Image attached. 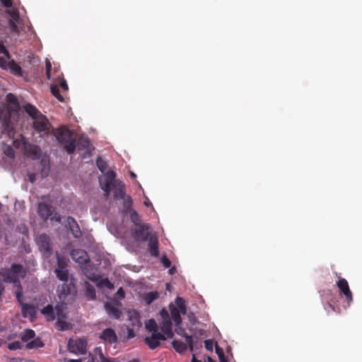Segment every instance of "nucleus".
Here are the masks:
<instances>
[{"mask_svg":"<svg viewBox=\"0 0 362 362\" xmlns=\"http://www.w3.org/2000/svg\"><path fill=\"white\" fill-rule=\"evenodd\" d=\"M115 176L116 173L114 171H107L103 177L100 178V186L106 197H108L110 192L114 191L115 199L124 198L126 195L125 185L123 182L116 180Z\"/></svg>","mask_w":362,"mask_h":362,"instance_id":"nucleus-1","label":"nucleus"},{"mask_svg":"<svg viewBox=\"0 0 362 362\" xmlns=\"http://www.w3.org/2000/svg\"><path fill=\"white\" fill-rule=\"evenodd\" d=\"M57 267L54 270L57 278L63 281L62 288L59 289L60 295L68 296L71 293V289L74 287V279H70V284H67L69 279V271L68 269V260L66 257L58 252L56 253Z\"/></svg>","mask_w":362,"mask_h":362,"instance_id":"nucleus-2","label":"nucleus"},{"mask_svg":"<svg viewBox=\"0 0 362 362\" xmlns=\"http://www.w3.org/2000/svg\"><path fill=\"white\" fill-rule=\"evenodd\" d=\"M55 136L67 153H74L76 148V139L71 130L64 126L60 127L56 130Z\"/></svg>","mask_w":362,"mask_h":362,"instance_id":"nucleus-3","label":"nucleus"},{"mask_svg":"<svg viewBox=\"0 0 362 362\" xmlns=\"http://www.w3.org/2000/svg\"><path fill=\"white\" fill-rule=\"evenodd\" d=\"M26 275V270L22 264L13 263L10 268L3 269L0 272V276L5 283H18L21 279Z\"/></svg>","mask_w":362,"mask_h":362,"instance_id":"nucleus-4","label":"nucleus"},{"mask_svg":"<svg viewBox=\"0 0 362 362\" xmlns=\"http://www.w3.org/2000/svg\"><path fill=\"white\" fill-rule=\"evenodd\" d=\"M32 127L37 133L43 136L49 134L51 124L47 117L42 115L33 121Z\"/></svg>","mask_w":362,"mask_h":362,"instance_id":"nucleus-5","label":"nucleus"},{"mask_svg":"<svg viewBox=\"0 0 362 362\" xmlns=\"http://www.w3.org/2000/svg\"><path fill=\"white\" fill-rule=\"evenodd\" d=\"M36 243L40 251L45 255L50 256L52 253V244L49 235L40 234L36 238Z\"/></svg>","mask_w":362,"mask_h":362,"instance_id":"nucleus-6","label":"nucleus"},{"mask_svg":"<svg viewBox=\"0 0 362 362\" xmlns=\"http://www.w3.org/2000/svg\"><path fill=\"white\" fill-rule=\"evenodd\" d=\"M182 337L185 339L186 343L182 342L180 340H174L172 342L173 347L175 350L180 353L182 354L186 351L187 346L191 351L194 350V340L193 337L190 335H188L187 333L182 334Z\"/></svg>","mask_w":362,"mask_h":362,"instance_id":"nucleus-7","label":"nucleus"},{"mask_svg":"<svg viewBox=\"0 0 362 362\" xmlns=\"http://www.w3.org/2000/svg\"><path fill=\"white\" fill-rule=\"evenodd\" d=\"M87 341L81 338L70 339L68 343V349L70 352L75 354H85L87 351Z\"/></svg>","mask_w":362,"mask_h":362,"instance_id":"nucleus-8","label":"nucleus"},{"mask_svg":"<svg viewBox=\"0 0 362 362\" xmlns=\"http://www.w3.org/2000/svg\"><path fill=\"white\" fill-rule=\"evenodd\" d=\"M136 228L134 230V236L137 241L145 242L150 238L149 229L151 228L149 224L141 223L136 226Z\"/></svg>","mask_w":362,"mask_h":362,"instance_id":"nucleus-9","label":"nucleus"},{"mask_svg":"<svg viewBox=\"0 0 362 362\" xmlns=\"http://www.w3.org/2000/svg\"><path fill=\"white\" fill-rule=\"evenodd\" d=\"M337 286L339 289L340 294L344 296L347 303L349 305L353 301L352 292L349 288L348 281L344 278H339Z\"/></svg>","mask_w":362,"mask_h":362,"instance_id":"nucleus-10","label":"nucleus"},{"mask_svg":"<svg viewBox=\"0 0 362 362\" xmlns=\"http://www.w3.org/2000/svg\"><path fill=\"white\" fill-rule=\"evenodd\" d=\"M168 338L162 333H151L148 337L144 339L145 344L150 349H155L160 346L161 341H165Z\"/></svg>","mask_w":362,"mask_h":362,"instance_id":"nucleus-11","label":"nucleus"},{"mask_svg":"<svg viewBox=\"0 0 362 362\" xmlns=\"http://www.w3.org/2000/svg\"><path fill=\"white\" fill-rule=\"evenodd\" d=\"M89 358L88 362H117L115 358L105 357L100 347H95L89 354Z\"/></svg>","mask_w":362,"mask_h":362,"instance_id":"nucleus-12","label":"nucleus"},{"mask_svg":"<svg viewBox=\"0 0 362 362\" xmlns=\"http://www.w3.org/2000/svg\"><path fill=\"white\" fill-rule=\"evenodd\" d=\"M99 339L105 343L113 344L118 342V337L112 328L105 329L99 335Z\"/></svg>","mask_w":362,"mask_h":362,"instance_id":"nucleus-13","label":"nucleus"},{"mask_svg":"<svg viewBox=\"0 0 362 362\" xmlns=\"http://www.w3.org/2000/svg\"><path fill=\"white\" fill-rule=\"evenodd\" d=\"M71 256L73 260L78 264L86 263L88 260L87 252L81 249L72 250L71 252Z\"/></svg>","mask_w":362,"mask_h":362,"instance_id":"nucleus-14","label":"nucleus"},{"mask_svg":"<svg viewBox=\"0 0 362 362\" xmlns=\"http://www.w3.org/2000/svg\"><path fill=\"white\" fill-rule=\"evenodd\" d=\"M148 243V250L151 256L158 257L159 255V250H158V240L156 235H152L147 240Z\"/></svg>","mask_w":362,"mask_h":362,"instance_id":"nucleus-15","label":"nucleus"},{"mask_svg":"<svg viewBox=\"0 0 362 362\" xmlns=\"http://www.w3.org/2000/svg\"><path fill=\"white\" fill-rule=\"evenodd\" d=\"M160 329L162 334H165L167 338L170 339L173 337L174 334L173 332V326L170 317L162 320V322L160 323Z\"/></svg>","mask_w":362,"mask_h":362,"instance_id":"nucleus-16","label":"nucleus"},{"mask_svg":"<svg viewBox=\"0 0 362 362\" xmlns=\"http://www.w3.org/2000/svg\"><path fill=\"white\" fill-rule=\"evenodd\" d=\"M37 212L39 216L45 221L47 220L52 215V207L45 203L38 204Z\"/></svg>","mask_w":362,"mask_h":362,"instance_id":"nucleus-17","label":"nucleus"},{"mask_svg":"<svg viewBox=\"0 0 362 362\" xmlns=\"http://www.w3.org/2000/svg\"><path fill=\"white\" fill-rule=\"evenodd\" d=\"M67 224L71 233H72L74 238H78L81 236V230L74 218L69 216L67 218Z\"/></svg>","mask_w":362,"mask_h":362,"instance_id":"nucleus-18","label":"nucleus"},{"mask_svg":"<svg viewBox=\"0 0 362 362\" xmlns=\"http://www.w3.org/2000/svg\"><path fill=\"white\" fill-rule=\"evenodd\" d=\"M21 308L22 315L24 317H35L36 315V310L34 305L23 303H19Z\"/></svg>","mask_w":362,"mask_h":362,"instance_id":"nucleus-19","label":"nucleus"},{"mask_svg":"<svg viewBox=\"0 0 362 362\" xmlns=\"http://www.w3.org/2000/svg\"><path fill=\"white\" fill-rule=\"evenodd\" d=\"M24 110L26 112V113L34 120L36 118L40 117V116H42L43 115L38 110V109L30 104L28 103L24 105Z\"/></svg>","mask_w":362,"mask_h":362,"instance_id":"nucleus-20","label":"nucleus"},{"mask_svg":"<svg viewBox=\"0 0 362 362\" xmlns=\"http://www.w3.org/2000/svg\"><path fill=\"white\" fill-rule=\"evenodd\" d=\"M105 308L108 315L113 317L115 319H119L121 316V311L119 308L110 303L105 304Z\"/></svg>","mask_w":362,"mask_h":362,"instance_id":"nucleus-21","label":"nucleus"},{"mask_svg":"<svg viewBox=\"0 0 362 362\" xmlns=\"http://www.w3.org/2000/svg\"><path fill=\"white\" fill-rule=\"evenodd\" d=\"M169 308L170 311L171 319L175 322L176 325H178L182 321L180 316V314H182L181 312H180L178 308L172 303L169 305Z\"/></svg>","mask_w":362,"mask_h":362,"instance_id":"nucleus-22","label":"nucleus"},{"mask_svg":"<svg viewBox=\"0 0 362 362\" xmlns=\"http://www.w3.org/2000/svg\"><path fill=\"white\" fill-rule=\"evenodd\" d=\"M14 294L18 303H21L23 300V289L18 281V283H13Z\"/></svg>","mask_w":362,"mask_h":362,"instance_id":"nucleus-23","label":"nucleus"},{"mask_svg":"<svg viewBox=\"0 0 362 362\" xmlns=\"http://www.w3.org/2000/svg\"><path fill=\"white\" fill-rule=\"evenodd\" d=\"M41 313L47 317L48 320H54L55 319V313L52 305H47L41 310Z\"/></svg>","mask_w":362,"mask_h":362,"instance_id":"nucleus-24","label":"nucleus"},{"mask_svg":"<svg viewBox=\"0 0 362 362\" xmlns=\"http://www.w3.org/2000/svg\"><path fill=\"white\" fill-rule=\"evenodd\" d=\"M85 296L88 300H95L96 298L95 289L94 286L88 282H86Z\"/></svg>","mask_w":362,"mask_h":362,"instance_id":"nucleus-25","label":"nucleus"},{"mask_svg":"<svg viewBox=\"0 0 362 362\" xmlns=\"http://www.w3.org/2000/svg\"><path fill=\"white\" fill-rule=\"evenodd\" d=\"M8 69L10 70V72L16 76H21L22 75V69L21 67L15 62L14 60H10L9 65L8 66Z\"/></svg>","mask_w":362,"mask_h":362,"instance_id":"nucleus-26","label":"nucleus"},{"mask_svg":"<svg viewBox=\"0 0 362 362\" xmlns=\"http://www.w3.org/2000/svg\"><path fill=\"white\" fill-rule=\"evenodd\" d=\"M55 325L59 331L69 330L72 328V325L63 319H57Z\"/></svg>","mask_w":362,"mask_h":362,"instance_id":"nucleus-27","label":"nucleus"},{"mask_svg":"<svg viewBox=\"0 0 362 362\" xmlns=\"http://www.w3.org/2000/svg\"><path fill=\"white\" fill-rule=\"evenodd\" d=\"M21 339L24 342H29L30 339L35 337V332L31 329H25L20 335Z\"/></svg>","mask_w":362,"mask_h":362,"instance_id":"nucleus-28","label":"nucleus"},{"mask_svg":"<svg viewBox=\"0 0 362 362\" xmlns=\"http://www.w3.org/2000/svg\"><path fill=\"white\" fill-rule=\"evenodd\" d=\"M145 326L146 329L151 333H160L158 332V326L153 319L147 320L145 323Z\"/></svg>","mask_w":362,"mask_h":362,"instance_id":"nucleus-29","label":"nucleus"},{"mask_svg":"<svg viewBox=\"0 0 362 362\" xmlns=\"http://www.w3.org/2000/svg\"><path fill=\"white\" fill-rule=\"evenodd\" d=\"M44 343L42 341L40 337L34 338L32 341H29L26 344V348L28 349L43 347Z\"/></svg>","mask_w":362,"mask_h":362,"instance_id":"nucleus-30","label":"nucleus"},{"mask_svg":"<svg viewBox=\"0 0 362 362\" xmlns=\"http://www.w3.org/2000/svg\"><path fill=\"white\" fill-rule=\"evenodd\" d=\"M175 307L178 308L179 311L181 312L182 315L186 314L187 308L185 305V301L182 298L177 296L175 298Z\"/></svg>","mask_w":362,"mask_h":362,"instance_id":"nucleus-31","label":"nucleus"},{"mask_svg":"<svg viewBox=\"0 0 362 362\" xmlns=\"http://www.w3.org/2000/svg\"><path fill=\"white\" fill-rule=\"evenodd\" d=\"M158 298L157 291H151L144 296V300L147 305H150L153 300Z\"/></svg>","mask_w":362,"mask_h":362,"instance_id":"nucleus-32","label":"nucleus"},{"mask_svg":"<svg viewBox=\"0 0 362 362\" xmlns=\"http://www.w3.org/2000/svg\"><path fill=\"white\" fill-rule=\"evenodd\" d=\"M52 94L60 102H64V97L60 94L58 85L51 86Z\"/></svg>","mask_w":362,"mask_h":362,"instance_id":"nucleus-33","label":"nucleus"},{"mask_svg":"<svg viewBox=\"0 0 362 362\" xmlns=\"http://www.w3.org/2000/svg\"><path fill=\"white\" fill-rule=\"evenodd\" d=\"M6 101L8 103L13 105L15 108L18 109L19 107V103H18V98L13 94H12V93L7 94Z\"/></svg>","mask_w":362,"mask_h":362,"instance_id":"nucleus-34","label":"nucleus"},{"mask_svg":"<svg viewBox=\"0 0 362 362\" xmlns=\"http://www.w3.org/2000/svg\"><path fill=\"white\" fill-rule=\"evenodd\" d=\"M97 286L99 288H104L106 287L109 289H113L114 285L112 284L107 278L103 279L100 280Z\"/></svg>","mask_w":362,"mask_h":362,"instance_id":"nucleus-35","label":"nucleus"},{"mask_svg":"<svg viewBox=\"0 0 362 362\" xmlns=\"http://www.w3.org/2000/svg\"><path fill=\"white\" fill-rule=\"evenodd\" d=\"M129 212L131 220L134 223V224L135 226L141 224L140 218H139L138 213L134 209L130 210V211H129Z\"/></svg>","mask_w":362,"mask_h":362,"instance_id":"nucleus-36","label":"nucleus"},{"mask_svg":"<svg viewBox=\"0 0 362 362\" xmlns=\"http://www.w3.org/2000/svg\"><path fill=\"white\" fill-rule=\"evenodd\" d=\"M3 151H4V154L10 158H13L15 157V151L13 150V148L8 146V145H5L4 147H3Z\"/></svg>","mask_w":362,"mask_h":362,"instance_id":"nucleus-37","label":"nucleus"},{"mask_svg":"<svg viewBox=\"0 0 362 362\" xmlns=\"http://www.w3.org/2000/svg\"><path fill=\"white\" fill-rule=\"evenodd\" d=\"M121 199H123L124 201V207L129 211L130 210H133L132 209V199L130 196L125 195L124 198H122Z\"/></svg>","mask_w":362,"mask_h":362,"instance_id":"nucleus-38","label":"nucleus"},{"mask_svg":"<svg viewBox=\"0 0 362 362\" xmlns=\"http://www.w3.org/2000/svg\"><path fill=\"white\" fill-rule=\"evenodd\" d=\"M96 164H97V166L98 168H99V170L101 171V172H104L107 168V164L106 163L105 160H104L103 159H102L101 158H98L97 160H96Z\"/></svg>","mask_w":362,"mask_h":362,"instance_id":"nucleus-39","label":"nucleus"},{"mask_svg":"<svg viewBox=\"0 0 362 362\" xmlns=\"http://www.w3.org/2000/svg\"><path fill=\"white\" fill-rule=\"evenodd\" d=\"M55 310L57 319H64L66 317V314L64 313V309L61 305H56Z\"/></svg>","mask_w":362,"mask_h":362,"instance_id":"nucleus-40","label":"nucleus"},{"mask_svg":"<svg viewBox=\"0 0 362 362\" xmlns=\"http://www.w3.org/2000/svg\"><path fill=\"white\" fill-rule=\"evenodd\" d=\"M8 57H0V67L3 69H5V70H7L8 69V66L9 65V62L8 60Z\"/></svg>","mask_w":362,"mask_h":362,"instance_id":"nucleus-41","label":"nucleus"},{"mask_svg":"<svg viewBox=\"0 0 362 362\" xmlns=\"http://www.w3.org/2000/svg\"><path fill=\"white\" fill-rule=\"evenodd\" d=\"M8 348L10 350L21 349H22V344H21V343L20 341H15L13 342H11V343L8 344Z\"/></svg>","mask_w":362,"mask_h":362,"instance_id":"nucleus-42","label":"nucleus"},{"mask_svg":"<svg viewBox=\"0 0 362 362\" xmlns=\"http://www.w3.org/2000/svg\"><path fill=\"white\" fill-rule=\"evenodd\" d=\"M130 317H133L134 320V322L132 323L133 326H137V327H140L141 326V322H140V320H139L140 317H139V315L138 313L134 312V313L132 315H131Z\"/></svg>","mask_w":362,"mask_h":362,"instance_id":"nucleus-43","label":"nucleus"},{"mask_svg":"<svg viewBox=\"0 0 362 362\" xmlns=\"http://www.w3.org/2000/svg\"><path fill=\"white\" fill-rule=\"evenodd\" d=\"M161 263L163 264L165 268H169L171 266L170 260L166 257V255H163L161 257Z\"/></svg>","mask_w":362,"mask_h":362,"instance_id":"nucleus-44","label":"nucleus"},{"mask_svg":"<svg viewBox=\"0 0 362 362\" xmlns=\"http://www.w3.org/2000/svg\"><path fill=\"white\" fill-rule=\"evenodd\" d=\"M81 143H82L81 146H80V144H78V148L79 151L86 148L89 146V144H90L88 138L82 139Z\"/></svg>","mask_w":362,"mask_h":362,"instance_id":"nucleus-45","label":"nucleus"},{"mask_svg":"<svg viewBox=\"0 0 362 362\" xmlns=\"http://www.w3.org/2000/svg\"><path fill=\"white\" fill-rule=\"evenodd\" d=\"M30 153L34 156V157H37L40 153V148L37 146H32L30 149Z\"/></svg>","mask_w":362,"mask_h":362,"instance_id":"nucleus-46","label":"nucleus"},{"mask_svg":"<svg viewBox=\"0 0 362 362\" xmlns=\"http://www.w3.org/2000/svg\"><path fill=\"white\" fill-rule=\"evenodd\" d=\"M9 25L11 28V30L12 32L16 33V34H18L19 33L18 28L13 21L11 20L9 21Z\"/></svg>","mask_w":362,"mask_h":362,"instance_id":"nucleus-47","label":"nucleus"},{"mask_svg":"<svg viewBox=\"0 0 362 362\" xmlns=\"http://www.w3.org/2000/svg\"><path fill=\"white\" fill-rule=\"evenodd\" d=\"M0 54H4L8 58L10 57L8 51L2 42H0Z\"/></svg>","mask_w":362,"mask_h":362,"instance_id":"nucleus-48","label":"nucleus"},{"mask_svg":"<svg viewBox=\"0 0 362 362\" xmlns=\"http://www.w3.org/2000/svg\"><path fill=\"white\" fill-rule=\"evenodd\" d=\"M57 85L59 86V88H61L64 91L68 90V85L65 80H64V79L61 80L59 81V84H57Z\"/></svg>","mask_w":362,"mask_h":362,"instance_id":"nucleus-49","label":"nucleus"},{"mask_svg":"<svg viewBox=\"0 0 362 362\" xmlns=\"http://www.w3.org/2000/svg\"><path fill=\"white\" fill-rule=\"evenodd\" d=\"M205 348L206 350L211 351L213 350V341L211 339L204 341Z\"/></svg>","mask_w":362,"mask_h":362,"instance_id":"nucleus-50","label":"nucleus"},{"mask_svg":"<svg viewBox=\"0 0 362 362\" xmlns=\"http://www.w3.org/2000/svg\"><path fill=\"white\" fill-rule=\"evenodd\" d=\"M160 317L161 319H165V318H170V315L168 314V310L165 309V308H163L160 311Z\"/></svg>","mask_w":362,"mask_h":362,"instance_id":"nucleus-51","label":"nucleus"},{"mask_svg":"<svg viewBox=\"0 0 362 362\" xmlns=\"http://www.w3.org/2000/svg\"><path fill=\"white\" fill-rule=\"evenodd\" d=\"M4 282V281L0 280V301L2 300V295L5 291V286Z\"/></svg>","mask_w":362,"mask_h":362,"instance_id":"nucleus-52","label":"nucleus"},{"mask_svg":"<svg viewBox=\"0 0 362 362\" xmlns=\"http://www.w3.org/2000/svg\"><path fill=\"white\" fill-rule=\"evenodd\" d=\"M128 338H133L135 336V332L133 328H128Z\"/></svg>","mask_w":362,"mask_h":362,"instance_id":"nucleus-53","label":"nucleus"},{"mask_svg":"<svg viewBox=\"0 0 362 362\" xmlns=\"http://www.w3.org/2000/svg\"><path fill=\"white\" fill-rule=\"evenodd\" d=\"M2 4L6 7H11L12 5L11 0H1Z\"/></svg>","mask_w":362,"mask_h":362,"instance_id":"nucleus-54","label":"nucleus"},{"mask_svg":"<svg viewBox=\"0 0 362 362\" xmlns=\"http://www.w3.org/2000/svg\"><path fill=\"white\" fill-rule=\"evenodd\" d=\"M221 354H219V360L221 362H228L227 359L225 358L223 351L222 349H220Z\"/></svg>","mask_w":362,"mask_h":362,"instance_id":"nucleus-55","label":"nucleus"},{"mask_svg":"<svg viewBox=\"0 0 362 362\" xmlns=\"http://www.w3.org/2000/svg\"><path fill=\"white\" fill-rule=\"evenodd\" d=\"M328 308H330L332 310L335 311V307L329 303H327L325 306V309L326 310H328Z\"/></svg>","mask_w":362,"mask_h":362,"instance_id":"nucleus-56","label":"nucleus"},{"mask_svg":"<svg viewBox=\"0 0 362 362\" xmlns=\"http://www.w3.org/2000/svg\"><path fill=\"white\" fill-rule=\"evenodd\" d=\"M46 72H49V71H51L52 69V64L51 62L49 60L46 61Z\"/></svg>","mask_w":362,"mask_h":362,"instance_id":"nucleus-57","label":"nucleus"},{"mask_svg":"<svg viewBox=\"0 0 362 362\" xmlns=\"http://www.w3.org/2000/svg\"><path fill=\"white\" fill-rule=\"evenodd\" d=\"M87 277L93 281H96L98 279L95 274L87 275Z\"/></svg>","mask_w":362,"mask_h":362,"instance_id":"nucleus-58","label":"nucleus"},{"mask_svg":"<svg viewBox=\"0 0 362 362\" xmlns=\"http://www.w3.org/2000/svg\"><path fill=\"white\" fill-rule=\"evenodd\" d=\"M117 294L122 297L124 296V292L122 289V288H119L117 291Z\"/></svg>","mask_w":362,"mask_h":362,"instance_id":"nucleus-59","label":"nucleus"},{"mask_svg":"<svg viewBox=\"0 0 362 362\" xmlns=\"http://www.w3.org/2000/svg\"><path fill=\"white\" fill-rule=\"evenodd\" d=\"M22 359H20L18 358H13L10 359V362H21Z\"/></svg>","mask_w":362,"mask_h":362,"instance_id":"nucleus-60","label":"nucleus"},{"mask_svg":"<svg viewBox=\"0 0 362 362\" xmlns=\"http://www.w3.org/2000/svg\"><path fill=\"white\" fill-rule=\"evenodd\" d=\"M67 362H82L81 359H69Z\"/></svg>","mask_w":362,"mask_h":362,"instance_id":"nucleus-61","label":"nucleus"},{"mask_svg":"<svg viewBox=\"0 0 362 362\" xmlns=\"http://www.w3.org/2000/svg\"><path fill=\"white\" fill-rule=\"evenodd\" d=\"M191 362H201V361H199V360L197 359V358H195V356H194V355H193V356H192V361H191Z\"/></svg>","mask_w":362,"mask_h":362,"instance_id":"nucleus-62","label":"nucleus"},{"mask_svg":"<svg viewBox=\"0 0 362 362\" xmlns=\"http://www.w3.org/2000/svg\"><path fill=\"white\" fill-rule=\"evenodd\" d=\"M46 76L48 79L51 78V71H49V72H46Z\"/></svg>","mask_w":362,"mask_h":362,"instance_id":"nucleus-63","label":"nucleus"},{"mask_svg":"<svg viewBox=\"0 0 362 362\" xmlns=\"http://www.w3.org/2000/svg\"><path fill=\"white\" fill-rule=\"evenodd\" d=\"M128 362H140V361H139V360H138V359H135V358H134V359H132V360H131V361H129Z\"/></svg>","mask_w":362,"mask_h":362,"instance_id":"nucleus-64","label":"nucleus"}]
</instances>
